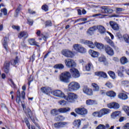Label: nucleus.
I'll return each instance as SVG.
<instances>
[{"instance_id": "obj_54", "label": "nucleus", "mask_w": 129, "mask_h": 129, "mask_svg": "<svg viewBox=\"0 0 129 129\" xmlns=\"http://www.w3.org/2000/svg\"><path fill=\"white\" fill-rule=\"evenodd\" d=\"M18 57H16V59L12 62V64L13 65H17V64H18Z\"/></svg>"}, {"instance_id": "obj_23", "label": "nucleus", "mask_w": 129, "mask_h": 129, "mask_svg": "<svg viewBox=\"0 0 129 129\" xmlns=\"http://www.w3.org/2000/svg\"><path fill=\"white\" fill-rule=\"evenodd\" d=\"M118 97L122 100H126L128 98L127 95L123 93H121L118 95Z\"/></svg>"}, {"instance_id": "obj_58", "label": "nucleus", "mask_w": 129, "mask_h": 129, "mask_svg": "<svg viewBox=\"0 0 129 129\" xmlns=\"http://www.w3.org/2000/svg\"><path fill=\"white\" fill-rule=\"evenodd\" d=\"M122 129H129V123H127L122 127Z\"/></svg>"}, {"instance_id": "obj_20", "label": "nucleus", "mask_w": 129, "mask_h": 129, "mask_svg": "<svg viewBox=\"0 0 129 129\" xmlns=\"http://www.w3.org/2000/svg\"><path fill=\"white\" fill-rule=\"evenodd\" d=\"M89 53L91 55V57H93V58L98 57V54H99L98 52L95 51L92 49H90L89 50Z\"/></svg>"}, {"instance_id": "obj_36", "label": "nucleus", "mask_w": 129, "mask_h": 129, "mask_svg": "<svg viewBox=\"0 0 129 129\" xmlns=\"http://www.w3.org/2000/svg\"><path fill=\"white\" fill-rule=\"evenodd\" d=\"M27 114L28 116H29L30 118H31V120L34 122V118H32L33 113H32V111H31V109H30V108L27 109Z\"/></svg>"}, {"instance_id": "obj_29", "label": "nucleus", "mask_w": 129, "mask_h": 129, "mask_svg": "<svg viewBox=\"0 0 129 129\" xmlns=\"http://www.w3.org/2000/svg\"><path fill=\"white\" fill-rule=\"evenodd\" d=\"M91 85L94 91H99V86L97 84L93 83L91 84Z\"/></svg>"}, {"instance_id": "obj_51", "label": "nucleus", "mask_w": 129, "mask_h": 129, "mask_svg": "<svg viewBox=\"0 0 129 129\" xmlns=\"http://www.w3.org/2000/svg\"><path fill=\"white\" fill-rule=\"evenodd\" d=\"M1 12L4 13V16H7L8 14V10L6 8L2 9Z\"/></svg>"}, {"instance_id": "obj_1", "label": "nucleus", "mask_w": 129, "mask_h": 129, "mask_svg": "<svg viewBox=\"0 0 129 129\" xmlns=\"http://www.w3.org/2000/svg\"><path fill=\"white\" fill-rule=\"evenodd\" d=\"M71 74L69 72H64L59 75V80L64 83H69Z\"/></svg>"}, {"instance_id": "obj_12", "label": "nucleus", "mask_w": 129, "mask_h": 129, "mask_svg": "<svg viewBox=\"0 0 129 129\" xmlns=\"http://www.w3.org/2000/svg\"><path fill=\"white\" fill-rule=\"evenodd\" d=\"M110 112L109 109L103 108L101 109L99 111H98V117H102L103 115L106 114H108Z\"/></svg>"}, {"instance_id": "obj_57", "label": "nucleus", "mask_w": 129, "mask_h": 129, "mask_svg": "<svg viewBox=\"0 0 129 129\" xmlns=\"http://www.w3.org/2000/svg\"><path fill=\"white\" fill-rule=\"evenodd\" d=\"M25 123L27 126L28 127V128L31 129L30 128L31 125L30 124V122L29 121V120H25Z\"/></svg>"}, {"instance_id": "obj_13", "label": "nucleus", "mask_w": 129, "mask_h": 129, "mask_svg": "<svg viewBox=\"0 0 129 129\" xmlns=\"http://www.w3.org/2000/svg\"><path fill=\"white\" fill-rule=\"evenodd\" d=\"M105 51L109 56H113L114 55V50L109 45L105 46Z\"/></svg>"}, {"instance_id": "obj_56", "label": "nucleus", "mask_w": 129, "mask_h": 129, "mask_svg": "<svg viewBox=\"0 0 129 129\" xmlns=\"http://www.w3.org/2000/svg\"><path fill=\"white\" fill-rule=\"evenodd\" d=\"M12 29H14V30H17V31H20V27L17 26L16 25H13L12 26Z\"/></svg>"}, {"instance_id": "obj_28", "label": "nucleus", "mask_w": 129, "mask_h": 129, "mask_svg": "<svg viewBox=\"0 0 129 129\" xmlns=\"http://www.w3.org/2000/svg\"><path fill=\"white\" fill-rule=\"evenodd\" d=\"M58 111L60 113H65L66 112H68V111H70V108L69 107L60 108L58 109Z\"/></svg>"}, {"instance_id": "obj_64", "label": "nucleus", "mask_w": 129, "mask_h": 129, "mask_svg": "<svg viewBox=\"0 0 129 129\" xmlns=\"http://www.w3.org/2000/svg\"><path fill=\"white\" fill-rule=\"evenodd\" d=\"M87 34H88V35H92L93 34V32L89 28L88 30Z\"/></svg>"}, {"instance_id": "obj_34", "label": "nucleus", "mask_w": 129, "mask_h": 129, "mask_svg": "<svg viewBox=\"0 0 129 129\" xmlns=\"http://www.w3.org/2000/svg\"><path fill=\"white\" fill-rule=\"evenodd\" d=\"M74 125L75 126H77V127H79L80 125H81V120L80 119H77L75 120L74 122H73Z\"/></svg>"}, {"instance_id": "obj_44", "label": "nucleus", "mask_w": 129, "mask_h": 129, "mask_svg": "<svg viewBox=\"0 0 129 129\" xmlns=\"http://www.w3.org/2000/svg\"><path fill=\"white\" fill-rule=\"evenodd\" d=\"M121 84L124 85L125 87L129 88V81H123L121 82Z\"/></svg>"}, {"instance_id": "obj_3", "label": "nucleus", "mask_w": 129, "mask_h": 129, "mask_svg": "<svg viewBox=\"0 0 129 129\" xmlns=\"http://www.w3.org/2000/svg\"><path fill=\"white\" fill-rule=\"evenodd\" d=\"M64 98L66 99V100L68 101V102L73 103L74 101H75L76 99L78 98V96L74 93H68V96L64 95Z\"/></svg>"}, {"instance_id": "obj_9", "label": "nucleus", "mask_w": 129, "mask_h": 129, "mask_svg": "<svg viewBox=\"0 0 129 129\" xmlns=\"http://www.w3.org/2000/svg\"><path fill=\"white\" fill-rule=\"evenodd\" d=\"M52 94L56 97H60V98H64L65 97V94L60 90L53 91L52 92Z\"/></svg>"}, {"instance_id": "obj_45", "label": "nucleus", "mask_w": 129, "mask_h": 129, "mask_svg": "<svg viewBox=\"0 0 129 129\" xmlns=\"http://www.w3.org/2000/svg\"><path fill=\"white\" fill-rule=\"evenodd\" d=\"M123 109L129 116V107L127 106H124L123 107Z\"/></svg>"}, {"instance_id": "obj_14", "label": "nucleus", "mask_w": 129, "mask_h": 129, "mask_svg": "<svg viewBox=\"0 0 129 129\" xmlns=\"http://www.w3.org/2000/svg\"><path fill=\"white\" fill-rule=\"evenodd\" d=\"M83 91L87 95H92L93 93L91 89H89L87 86H85L83 88Z\"/></svg>"}, {"instance_id": "obj_33", "label": "nucleus", "mask_w": 129, "mask_h": 129, "mask_svg": "<svg viewBox=\"0 0 129 129\" xmlns=\"http://www.w3.org/2000/svg\"><path fill=\"white\" fill-rule=\"evenodd\" d=\"M106 95L109 96V97H115L116 94L113 91H108L106 93Z\"/></svg>"}, {"instance_id": "obj_16", "label": "nucleus", "mask_w": 129, "mask_h": 129, "mask_svg": "<svg viewBox=\"0 0 129 129\" xmlns=\"http://www.w3.org/2000/svg\"><path fill=\"white\" fill-rule=\"evenodd\" d=\"M83 44H85V45H87L88 47L91 49H94V48H95V44H94L92 41H90L89 40H84L83 41Z\"/></svg>"}, {"instance_id": "obj_40", "label": "nucleus", "mask_w": 129, "mask_h": 129, "mask_svg": "<svg viewBox=\"0 0 129 129\" xmlns=\"http://www.w3.org/2000/svg\"><path fill=\"white\" fill-rule=\"evenodd\" d=\"M123 38L125 43L129 44V35L128 34H124Z\"/></svg>"}, {"instance_id": "obj_19", "label": "nucleus", "mask_w": 129, "mask_h": 129, "mask_svg": "<svg viewBox=\"0 0 129 129\" xmlns=\"http://www.w3.org/2000/svg\"><path fill=\"white\" fill-rule=\"evenodd\" d=\"M121 113V112L119 111H114L111 114V118H112V119H115L117 117H118V116L120 115Z\"/></svg>"}, {"instance_id": "obj_59", "label": "nucleus", "mask_w": 129, "mask_h": 129, "mask_svg": "<svg viewBox=\"0 0 129 129\" xmlns=\"http://www.w3.org/2000/svg\"><path fill=\"white\" fill-rule=\"evenodd\" d=\"M92 115L94 116L95 117H98V111L94 112L92 113Z\"/></svg>"}, {"instance_id": "obj_55", "label": "nucleus", "mask_w": 129, "mask_h": 129, "mask_svg": "<svg viewBox=\"0 0 129 129\" xmlns=\"http://www.w3.org/2000/svg\"><path fill=\"white\" fill-rule=\"evenodd\" d=\"M45 25L51 27L52 26V22H51V21H47L45 22Z\"/></svg>"}, {"instance_id": "obj_30", "label": "nucleus", "mask_w": 129, "mask_h": 129, "mask_svg": "<svg viewBox=\"0 0 129 129\" xmlns=\"http://www.w3.org/2000/svg\"><path fill=\"white\" fill-rule=\"evenodd\" d=\"M53 68H54V69H59V70H62L64 69V64L62 63L56 64L54 66Z\"/></svg>"}, {"instance_id": "obj_26", "label": "nucleus", "mask_w": 129, "mask_h": 129, "mask_svg": "<svg viewBox=\"0 0 129 129\" xmlns=\"http://www.w3.org/2000/svg\"><path fill=\"white\" fill-rule=\"evenodd\" d=\"M8 37H5L4 39L3 46L7 51H9V46H8Z\"/></svg>"}, {"instance_id": "obj_50", "label": "nucleus", "mask_w": 129, "mask_h": 129, "mask_svg": "<svg viewBox=\"0 0 129 129\" xmlns=\"http://www.w3.org/2000/svg\"><path fill=\"white\" fill-rule=\"evenodd\" d=\"M96 129H105V125L103 124H99Z\"/></svg>"}, {"instance_id": "obj_4", "label": "nucleus", "mask_w": 129, "mask_h": 129, "mask_svg": "<svg viewBox=\"0 0 129 129\" xmlns=\"http://www.w3.org/2000/svg\"><path fill=\"white\" fill-rule=\"evenodd\" d=\"M73 48L75 51L81 54H85L86 53V48L83 47L81 44H75L73 45Z\"/></svg>"}, {"instance_id": "obj_63", "label": "nucleus", "mask_w": 129, "mask_h": 129, "mask_svg": "<svg viewBox=\"0 0 129 129\" xmlns=\"http://www.w3.org/2000/svg\"><path fill=\"white\" fill-rule=\"evenodd\" d=\"M116 37H117L118 39H121V38H122V36L121 35V34H120V33H117Z\"/></svg>"}, {"instance_id": "obj_21", "label": "nucleus", "mask_w": 129, "mask_h": 129, "mask_svg": "<svg viewBox=\"0 0 129 129\" xmlns=\"http://www.w3.org/2000/svg\"><path fill=\"white\" fill-rule=\"evenodd\" d=\"M97 29L98 30V32L100 34H105V32H106L105 28L102 25L97 26Z\"/></svg>"}, {"instance_id": "obj_39", "label": "nucleus", "mask_w": 129, "mask_h": 129, "mask_svg": "<svg viewBox=\"0 0 129 129\" xmlns=\"http://www.w3.org/2000/svg\"><path fill=\"white\" fill-rule=\"evenodd\" d=\"M59 112H60L59 109H53L51 111V113L52 115H57V114H59Z\"/></svg>"}, {"instance_id": "obj_41", "label": "nucleus", "mask_w": 129, "mask_h": 129, "mask_svg": "<svg viewBox=\"0 0 129 129\" xmlns=\"http://www.w3.org/2000/svg\"><path fill=\"white\" fill-rule=\"evenodd\" d=\"M28 42L30 45L38 46V43L34 39H30Z\"/></svg>"}, {"instance_id": "obj_8", "label": "nucleus", "mask_w": 129, "mask_h": 129, "mask_svg": "<svg viewBox=\"0 0 129 129\" xmlns=\"http://www.w3.org/2000/svg\"><path fill=\"white\" fill-rule=\"evenodd\" d=\"M75 111H76L78 114L83 115V116L86 115V114L88 113L87 109H86L85 108H78L75 109Z\"/></svg>"}, {"instance_id": "obj_46", "label": "nucleus", "mask_w": 129, "mask_h": 129, "mask_svg": "<svg viewBox=\"0 0 129 129\" xmlns=\"http://www.w3.org/2000/svg\"><path fill=\"white\" fill-rule=\"evenodd\" d=\"M124 10L120 8H116V14H119L121 12H123Z\"/></svg>"}, {"instance_id": "obj_35", "label": "nucleus", "mask_w": 129, "mask_h": 129, "mask_svg": "<svg viewBox=\"0 0 129 129\" xmlns=\"http://www.w3.org/2000/svg\"><path fill=\"white\" fill-rule=\"evenodd\" d=\"M93 67V65H92V63L91 62H89L87 63L85 67L86 71H90L91 70V68Z\"/></svg>"}, {"instance_id": "obj_15", "label": "nucleus", "mask_w": 129, "mask_h": 129, "mask_svg": "<svg viewBox=\"0 0 129 129\" xmlns=\"http://www.w3.org/2000/svg\"><path fill=\"white\" fill-rule=\"evenodd\" d=\"M109 24L111 27L112 29L114 31H118L119 30V27H118V24L115 22L110 21Z\"/></svg>"}, {"instance_id": "obj_53", "label": "nucleus", "mask_w": 129, "mask_h": 129, "mask_svg": "<svg viewBox=\"0 0 129 129\" xmlns=\"http://www.w3.org/2000/svg\"><path fill=\"white\" fill-rule=\"evenodd\" d=\"M42 9L43 10V11H45V12L48 11V6L47 5L42 6Z\"/></svg>"}, {"instance_id": "obj_18", "label": "nucleus", "mask_w": 129, "mask_h": 129, "mask_svg": "<svg viewBox=\"0 0 129 129\" xmlns=\"http://www.w3.org/2000/svg\"><path fill=\"white\" fill-rule=\"evenodd\" d=\"M108 108H114V109H118L119 105L117 103H110L108 104Z\"/></svg>"}, {"instance_id": "obj_6", "label": "nucleus", "mask_w": 129, "mask_h": 129, "mask_svg": "<svg viewBox=\"0 0 129 129\" xmlns=\"http://www.w3.org/2000/svg\"><path fill=\"white\" fill-rule=\"evenodd\" d=\"M21 97L22 98V99H25V91H22L21 92H20V90H18L17 92V98H16V102L18 103V104H20L21 103H22V101L21 100Z\"/></svg>"}, {"instance_id": "obj_11", "label": "nucleus", "mask_w": 129, "mask_h": 129, "mask_svg": "<svg viewBox=\"0 0 129 129\" xmlns=\"http://www.w3.org/2000/svg\"><path fill=\"white\" fill-rule=\"evenodd\" d=\"M70 72L72 74V76L74 78H78L80 77V74L78 70L76 69L75 68H73L70 70Z\"/></svg>"}, {"instance_id": "obj_47", "label": "nucleus", "mask_w": 129, "mask_h": 129, "mask_svg": "<svg viewBox=\"0 0 129 129\" xmlns=\"http://www.w3.org/2000/svg\"><path fill=\"white\" fill-rule=\"evenodd\" d=\"M58 103L60 105L64 106V105H66L67 102L64 100H61L58 101Z\"/></svg>"}, {"instance_id": "obj_17", "label": "nucleus", "mask_w": 129, "mask_h": 129, "mask_svg": "<svg viewBox=\"0 0 129 129\" xmlns=\"http://www.w3.org/2000/svg\"><path fill=\"white\" fill-rule=\"evenodd\" d=\"M10 65H11V63H10V61H6L5 62L4 65V69L6 73H9V72L10 71Z\"/></svg>"}, {"instance_id": "obj_43", "label": "nucleus", "mask_w": 129, "mask_h": 129, "mask_svg": "<svg viewBox=\"0 0 129 129\" xmlns=\"http://www.w3.org/2000/svg\"><path fill=\"white\" fill-rule=\"evenodd\" d=\"M102 13H105L106 14H108V8L107 7L103 6L101 7Z\"/></svg>"}, {"instance_id": "obj_42", "label": "nucleus", "mask_w": 129, "mask_h": 129, "mask_svg": "<svg viewBox=\"0 0 129 129\" xmlns=\"http://www.w3.org/2000/svg\"><path fill=\"white\" fill-rule=\"evenodd\" d=\"M109 75H110V77L112 78V79H115V73L112 71H109L108 72Z\"/></svg>"}, {"instance_id": "obj_27", "label": "nucleus", "mask_w": 129, "mask_h": 129, "mask_svg": "<svg viewBox=\"0 0 129 129\" xmlns=\"http://www.w3.org/2000/svg\"><path fill=\"white\" fill-rule=\"evenodd\" d=\"M95 46H96V48L99 50H102V49H104L105 47L104 45L102 44V43H100L97 42H95Z\"/></svg>"}, {"instance_id": "obj_60", "label": "nucleus", "mask_w": 129, "mask_h": 129, "mask_svg": "<svg viewBox=\"0 0 129 129\" xmlns=\"http://www.w3.org/2000/svg\"><path fill=\"white\" fill-rule=\"evenodd\" d=\"M54 127H57V128L60 127V122L55 123L54 124Z\"/></svg>"}, {"instance_id": "obj_22", "label": "nucleus", "mask_w": 129, "mask_h": 129, "mask_svg": "<svg viewBox=\"0 0 129 129\" xmlns=\"http://www.w3.org/2000/svg\"><path fill=\"white\" fill-rule=\"evenodd\" d=\"M95 75L99 77H103V78H107V75L103 72H97L95 73Z\"/></svg>"}, {"instance_id": "obj_32", "label": "nucleus", "mask_w": 129, "mask_h": 129, "mask_svg": "<svg viewBox=\"0 0 129 129\" xmlns=\"http://www.w3.org/2000/svg\"><path fill=\"white\" fill-rule=\"evenodd\" d=\"M99 62H103V63H104L105 65L107 64V62H106V57L105 56L102 55L101 56L99 57Z\"/></svg>"}, {"instance_id": "obj_7", "label": "nucleus", "mask_w": 129, "mask_h": 129, "mask_svg": "<svg viewBox=\"0 0 129 129\" xmlns=\"http://www.w3.org/2000/svg\"><path fill=\"white\" fill-rule=\"evenodd\" d=\"M36 35L38 36V37H40L39 38V40H42V39L44 40V41H47V38L49 37V34L47 32H43L41 33V31L37 30Z\"/></svg>"}, {"instance_id": "obj_38", "label": "nucleus", "mask_w": 129, "mask_h": 129, "mask_svg": "<svg viewBox=\"0 0 129 129\" xmlns=\"http://www.w3.org/2000/svg\"><path fill=\"white\" fill-rule=\"evenodd\" d=\"M105 40L106 42H107V43L110 45V46H111V47H113V46H114V43L112 41V40H110V39H109L108 37L105 38Z\"/></svg>"}, {"instance_id": "obj_2", "label": "nucleus", "mask_w": 129, "mask_h": 129, "mask_svg": "<svg viewBox=\"0 0 129 129\" xmlns=\"http://www.w3.org/2000/svg\"><path fill=\"white\" fill-rule=\"evenodd\" d=\"M80 89V84L77 82H72L68 85L69 91H76Z\"/></svg>"}, {"instance_id": "obj_24", "label": "nucleus", "mask_w": 129, "mask_h": 129, "mask_svg": "<svg viewBox=\"0 0 129 129\" xmlns=\"http://www.w3.org/2000/svg\"><path fill=\"white\" fill-rule=\"evenodd\" d=\"M86 103L87 105H95V104H97V102L95 100L89 99L86 100Z\"/></svg>"}, {"instance_id": "obj_48", "label": "nucleus", "mask_w": 129, "mask_h": 129, "mask_svg": "<svg viewBox=\"0 0 129 129\" xmlns=\"http://www.w3.org/2000/svg\"><path fill=\"white\" fill-rule=\"evenodd\" d=\"M105 85L107 86V87H108V88H112V84L110 83V82H107Z\"/></svg>"}, {"instance_id": "obj_62", "label": "nucleus", "mask_w": 129, "mask_h": 129, "mask_svg": "<svg viewBox=\"0 0 129 129\" xmlns=\"http://www.w3.org/2000/svg\"><path fill=\"white\" fill-rule=\"evenodd\" d=\"M92 31L94 32L96 29H97V26H93L89 28Z\"/></svg>"}, {"instance_id": "obj_37", "label": "nucleus", "mask_w": 129, "mask_h": 129, "mask_svg": "<svg viewBox=\"0 0 129 129\" xmlns=\"http://www.w3.org/2000/svg\"><path fill=\"white\" fill-rule=\"evenodd\" d=\"M120 62L122 65H124V64H126V63L128 62V60H127V58H126V57L123 56L120 58Z\"/></svg>"}, {"instance_id": "obj_25", "label": "nucleus", "mask_w": 129, "mask_h": 129, "mask_svg": "<svg viewBox=\"0 0 129 129\" xmlns=\"http://www.w3.org/2000/svg\"><path fill=\"white\" fill-rule=\"evenodd\" d=\"M29 35H28V33L26 32L23 31V32H21L19 34H18V38L19 39H22V38H27Z\"/></svg>"}, {"instance_id": "obj_52", "label": "nucleus", "mask_w": 129, "mask_h": 129, "mask_svg": "<svg viewBox=\"0 0 129 129\" xmlns=\"http://www.w3.org/2000/svg\"><path fill=\"white\" fill-rule=\"evenodd\" d=\"M59 124L60 127H63L64 125H67V124H68V122H59Z\"/></svg>"}, {"instance_id": "obj_61", "label": "nucleus", "mask_w": 129, "mask_h": 129, "mask_svg": "<svg viewBox=\"0 0 129 129\" xmlns=\"http://www.w3.org/2000/svg\"><path fill=\"white\" fill-rule=\"evenodd\" d=\"M119 71L123 73L124 71H125V68H124V67H121Z\"/></svg>"}, {"instance_id": "obj_5", "label": "nucleus", "mask_w": 129, "mask_h": 129, "mask_svg": "<svg viewBox=\"0 0 129 129\" xmlns=\"http://www.w3.org/2000/svg\"><path fill=\"white\" fill-rule=\"evenodd\" d=\"M64 63L68 68H74V67H76V62L73 59L67 58L65 59Z\"/></svg>"}, {"instance_id": "obj_49", "label": "nucleus", "mask_w": 129, "mask_h": 129, "mask_svg": "<svg viewBox=\"0 0 129 129\" xmlns=\"http://www.w3.org/2000/svg\"><path fill=\"white\" fill-rule=\"evenodd\" d=\"M27 24L29 25V26H33V24H34V21L32 19H28Z\"/></svg>"}, {"instance_id": "obj_31", "label": "nucleus", "mask_w": 129, "mask_h": 129, "mask_svg": "<svg viewBox=\"0 0 129 129\" xmlns=\"http://www.w3.org/2000/svg\"><path fill=\"white\" fill-rule=\"evenodd\" d=\"M41 90L42 91V92H43V93H46V94H48V93H50V92H51V89L50 88H41Z\"/></svg>"}, {"instance_id": "obj_10", "label": "nucleus", "mask_w": 129, "mask_h": 129, "mask_svg": "<svg viewBox=\"0 0 129 129\" xmlns=\"http://www.w3.org/2000/svg\"><path fill=\"white\" fill-rule=\"evenodd\" d=\"M62 54L67 58H72L74 56L73 52L68 49H63L61 51Z\"/></svg>"}]
</instances>
